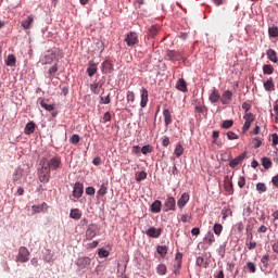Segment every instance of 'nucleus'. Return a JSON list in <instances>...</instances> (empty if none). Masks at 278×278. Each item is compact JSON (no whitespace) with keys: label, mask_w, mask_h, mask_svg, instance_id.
<instances>
[{"label":"nucleus","mask_w":278,"mask_h":278,"mask_svg":"<svg viewBox=\"0 0 278 278\" xmlns=\"http://www.w3.org/2000/svg\"><path fill=\"white\" fill-rule=\"evenodd\" d=\"M98 256L100 258H103V257H110V251L103 249V248H100L98 249Z\"/></svg>","instance_id":"42"},{"label":"nucleus","mask_w":278,"mask_h":278,"mask_svg":"<svg viewBox=\"0 0 278 278\" xmlns=\"http://www.w3.org/2000/svg\"><path fill=\"white\" fill-rule=\"evenodd\" d=\"M140 106L147 108V104L149 103V90H147L144 87L140 89Z\"/></svg>","instance_id":"8"},{"label":"nucleus","mask_w":278,"mask_h":278,"mask_svg":"<svg viewBox=\"0 0 278 278\" xmlns=\"http://www.w3.org/2000/svg\"><path fill=\"white\" fill-rule=\"evenodd\" d=\"M261 162H262V166L266 170H268V168H273V161H270V159L264 156V157H262Z\"/></svg>","instance_id":"30"},{"label":"nucleus","mask_w":278,"mask_h":278,"mask_svg":"<svg viewBox=\"0 0 278 278\" xmlns=\"http://www.w3.org/2000/svg\"><path fill=\"white\" fill-rule=\"evenodd\" d=\"M244 157H247V154L243 153V154L235 157L233 160H231L229 162L230 168H236V166H239V164H242V162H244Z\"/></svg>","instance_id":"16"},{"label":"nucleus","mask_w":278,"mask_h":278,"mask_svg":"<svg viewBox=\"0 0 278 278\" xmlns=\"http://www.w3.org/2000/svg\"><path fill=\"white\" fill-rule=\"evenodd\" d=\"M242 110H244L245 114H250L249 110H251V104H249L248 102H243Z\"/></svg>","instance_id":"63"},{"label":"nucleus","mask_w":278,"mask_h":278,"mask_svg":"<svg viewBox=\"0 0 278 278\" xmlns=\"http://www.w3.org/2000/svg\"><path fill=\"white\" fill-rule=\"evenodd\" d=\"M245 247L249 249V251H253V249H256L257 242H255V241H245Z\"/></svg>","instance_id":"50"},{"label":"nucleus","mask_w":278,"mask_h":278,"mask_svg":"<svg viewBox=\"0 0 278 278\" xmlns=\"http://www.w3.org/2000/svg\"><path fill=\"white\" fill-rule=\"evenodd\" d=\"M151 212L153 214H160L162 212V201L156 200L151 205Z\"/></svg>","instance_id":"24"},{"label":"nucleus","mask_w":278,"mask_h":278,"mask_svg":"<svg viewBox=\"0 0 278 278\" xmlns=\"http://www.w3.org/2000/svg\"><path fill=\"white\" fill-rule=\"evenodd\" d=\"M38 103L46 110L47 112H53L55 110V106L53 104H48L47 101L42 98L38 99Z\"/></svg>","instance_id":"19"},{"label":"nucleus","mask_w":278,"mask_h":278,"mask_svg":"<svg viewBox=\"0 0 278 278\" xmlns=\"http://www.w3.org/2000/svg\"><path fill=\"white\" fill-rule=\"evenodd\" d=\"M230 214H231V210H223L222 211L223 220H227V218H229Z\"/></svg>","instance_id":"58"},{"label":"nucleus","mask_w":278,"mask_h":278,"mask_svg":"<svg viewBox=\"0 0 278 278\" xmlns=\"http://www.w3.org/2000/svg\"><path fill=\"white\" fill-rule=\"evenodd\" d=\"M159 31H160V26H157V25L151 26L150 29H149L150 38H155V36H157Z\"/></svg>","instance_id":"37"},{"label":"nucleus","mask_w":278,"mask_h":278,"mask_svg":"<svg viewBox=\"0 0 278 278\" xmlns=\"http://www.w3.org/2000/svg\"><path fill=\"white\" fill-rule=\"evenodd\" d=\"M177 90H180V92H188V85L186 84V80L184 78H180L176 84Z\"/></svg>","instance_id":"27"},{"label":"nucleus","mask_w":278,"mask_h":278,"mask_svg":"<svg viewBox=\"0 0 278 278\" xmlns=\"http://www.w3.org/2000/svg\"><path fill=\"white\" fill-rule=\"evenodd\" d=\"M170 144V138H168L167 136H164L162 138V147H168Z\"/></svg>","instance_id":"57"},{"label":"nucleus","mask_w":278,"mask_h":278,"mask_svg":"<svg viewBox=\"0 0 278 278\" xmlns=\"http://www.w3.org/2000/svg\"><path fill=\"white\" fill-rule=\"evenodd\" d=\"M16 262H21L22 264H25V262H29V250H27L26 247H21L18 249Z\"/></svg>","instance_id":"2"},{"label":"nucleus","mask_w":278,"mask_h":278,"mask_svg":"<svg viewBox=\"0 0 278 278\" xmlns=\"http://www.w3.org/2000/svg\"><path fill=\"white\" fill-rule=\"evenodd\" d=\"M256 190H257V192L262 193V192H266V190H268V188L266 187V184L258 182L256 185Z\"/></svg>","instance_id":"47"},{"label":"nucleus","mask_w":278,"mask_h":278,"mask_svg":"<svg viewBox=\"0 0 278 278\" xmlns=\"http://www.w3.org/2000/svg\"><path fill=\"white\" fill-rule=\"evenodd\" d=\"M55 73H58V64L52 65L48 70V79L53 80V77H55Z\"/></svg>","instance_id":"32"},{"label":"nucleus","mask_w":278,"mask_h":278,"mask_svg":"<svg viewBox=\"0 0 278 278\" xmlns=\"http://www.w3.org/2000/svg\"><path fill=\"white\" fill-rule=\"evenodd\" d=\"M208 99L211 103H218V101L220 100V92L218 91V89L214 88Z\"/></svg>","instance_id":"18"},{"label":"nucleus","mask_w":278,"mask_h":278,"mask_svg":"<svg viewBox=\"0 0 278 278\" xmlns=\"http://www.w3.org/2000/svg\"><path fill=\"white\" fill-rule=\"evenodd\" d=\"M247 268H248V270H250V273H256V270H257V267L253 264V262H248Z\"/></svg>","instance_id":"51"},{"label":"nucleus","mask_w":278,"mask_h":278,"mask_svg":"<svg viewBox=\"0 0 278 278\" xmlns=\"http://www.w3.org/2000/svg\"><path fill=\"white\" fill-rule=\"evenodd\" d=\"M264 89L266 92H273L275 91V81H273V77L268 78L264 84Z\"/></svg>","instance_id":"20"},{"label":"nucleus","mask_w":278,"mask_h":278,"mask_svg":"<svg viewBox=\"0 0 278 278\" xmlns=\"http://www.w3.org/2000/svg\"><path fill=\"white\" fill-rule=\"evenodd\" d=\"M227 138H228V140H238V135L236 134V132H233V131H228L227 132Z\"/></svg>","instance_id":"55"},{"label":"nucleus","mask_w":278,"mask_h":278,"mask_svg":"<svg viewBox=\"0 0 278 278\" xmlns=\"http://www.w3.org/2000/svg\"><path fill=\"white\" fill-rule=\"evenodd\" d=\"M23 179V170L21 168H16L13 173V181H21Z\"/></svg>","instance_id":"33"},{"label":"nucleus","mask_w":278,"mask_h":278,"mask_svg":"<svg viewBox=\"0 0 278 278\" xmlns=\"http://www.w3.org/2000/svg\"><path fill=\"white\" fill-rule=\"evenodd\" d=\"M94 192H96V190H94L93 187H87L86 188V194H88L89 197L94 195Z\"/></svg>","instance_id":"62"},{"label":"nucleus","mask_w":278,"mask_h":278,"mask_svg":"<svg viewBox=\"0 0 278 278\" xmlns=\"http://www.w3.org/2000/svg\"><path fill=\"white\" fill-rule=\"evenodd\" d=\"M166 271H167L166 265H164V264H159V265L156 266V273H157V275H166Z\"/></svg>","instance_id":"43"},{"label":"nucleus","mask_w":278,"mask_h":278,"mask_svg":"<svg viewBox=\"0 0 278 278\" xmlns=\"http://www.w3.org/2000/svg\"><path fill=\"white\" fill-rule=\"evenodd\" d=\"M205 240L207 241V244L212 245L214 242H216V237H214V233L207 232L205 235Z\"/></svg>","instance_id":"40"},{"label":"nucleus","mask_w":278,"mask_h":278,"mask_svg":"<svg viewBox=\"0 0 278 278\" xmlns=\"http://www.w3.org/2000/svg\"><path fill=\"white\" fill-rule=\"evenodd\" d=\"M163 118L165 123L166 129H168V126L173 124V111L165 109L163 111Z\"/></svg>","instance_id":"11"},{"label":"nucleus","mask_w":278,"mask_h":278,"mask_svg":"<svg viewBox=\"0 0 278 278\" xmlns=\"http://www.w3.org/2000/svg\"><path fill=\"white\" fill-rule=\"evenodd\" d=\"M268 260H269V255L267 254V255H264L262 258H261V262H262V264H263V266L265 267V268H267V266H268Z\"/></svg>","instance_id":"60"},{"label":"nucleus","mask_w":278,"mask_h":278,"mask_svg":"<svg viewBox=\"0 0 278 278\" xmlns=\"http://www.w3.org/2000/svg\"><path fill=\"white\" fill-rule=\"evenodd\" d=\"M263 73L265 75H273V73H275V67H273L270 64H265L263 65Z\"/></svg>","instance_id":"36"},{"label":"nucleus","mask_w":278,"mask_h":278,"mask_svg":"<svg viewBox=\"0 0 278 278\" xmlns=\"http://www.w3.org/2000/svg\"><path fill=\"white\" fill-rule=\"evenodd\" d=\"M181 260H184V254H181V252H177L175 262H176L178 268H181Z\"/></svg>","instance_id":"46"},{"label":"nucleus","mask_w":278,"mask_h":278,"mask_svg":"<svg viewBox=\"0 0 278 278\" xmlns=\"http://www.w3.org/2000/svg\"><path fill=\"white\" fill-rule=\"evenodd\" d=\"M89 66L87 67V73L89 75V77H94V75H97V64L94 63V61H89Z\"/></svg>","instance_id":"17"},{"label":"nucleus","mask_w":278,"mask_h":278,"mask_svg":"<svg viewBox=\"0 0 278 278\" xmlns=\"http://www.w3.org/2000/svg\"><path fill=\"white\" fill-rule=\"evenodd\" d=\"M51 178V172L49 170V167H41L39 170V180L42 184H49V179Z\"/></svg>","instance_id":"5"},{"label":"nucleus","mask_w":278,"mask_h":278,"mask_svg":"<svg viewBox=\"0 0 278 278\" xmlns=\"http://www.w3.org/2000/svg\"><path fill=\"white\" fill-rule=\"evenodd\" d=\"M156 251L161 257H166V254L168 253V248L166 245H159L156 248Z\"/></svg>","instance_id":"35"},{"label":"nucleus","mask_w":278,"mask_h":278,"mask_svg":"<svg viewBox=\"0 0 278 278\" xmlns=\"http://www.w3.org/2000/svg\"><path fill=\"white\" fill-rule=\"evenodd\" d=\"M243 118H244L245 123L242 127V131H243V134H247V131H249V129H251V123H253L255 121V115L253 113H245L243 115Z\"/></svg>","instance_id":"3"},{"label":"nucleus","mask_w":278,"mask_h":278,"mask_svg":"<svg viewBox=\"0 0 278 278\" xmlns=\"http://www.w3.org/2000/svg\"><path fill=\"white\" fill-rule=\"evenodd\" d=\"M230 101H233V92L227 90L222 96L223 105H229Z\"/></svg>","instance_id":"15"},{"label":"nucleus","mask_w":278,"mask_h":278,"mask_svg":"<svg viewBox=\"0 0 278 278\" xmlns=\"http://www.w3.org/2000/svg\"><path fill=\"white\" fill-rule=\"evenodd\" d=\"M53 60H55V53L49 50L48 54L43 56L42 64H52Z\"/></svg>","instance_id":"25"},{"label":"nucleus","mask_w":278,"mask_h":278,"mask_svg":"<svg viewBox=\"0 0 278 278\" xmlns=\"http://www.w3.org/2000/svg\"><path fill=\"white\" fill-rule=\"evenodd\" d=\"M33 24H34L33 15H28L26 20L22 21V27H24V29H31Z\"/></svg>","instance_id":"26"},{"label":"nucleus","mask_w":278,"mask_h":278,"mask_svg":"<svg viewBox=\"0 0 278 278\" xmlns=\"http://www.w3.org/2000/svg\"><path fill=\"white\" fill-rule=\"evenodd\" d=\"M90 264H92V260L88 256H79L75 261V265L79 270H88V268H90Z\"/></svg>","instance_id":"1"},{"label":"nucleus","mask_w":278,"mask_h":278,"mask_svg":"<svg viewBox=\"0 0 278 278\" xmlns=\"http://www.w3.org/2000/svg\"><path fill=\"white\" fill-rule=\"evenodd\" d=\"M31 210H33V212H34L35 214H40V212L43 211V210H42V206H40V205H33V206H31Z\"/></svg>","instance_id":"61"},{"label":"nucleus","mask_w":278,"mask_h":278,"mask_svg":"<svg viewBox=\"0 0 278 278\" xmlns=\"http://www.w3.org/2000/svg\"><path fill=\"white\" fill-rule=\"evenodd\" d=\"M167 60H178L177 52L175 51H168L166 54Z\"/></svg>","instance_id":"53"},{"label":"nucleus","mask_w":278,"mask_h":278,"mask_svg":"<svg viewBox=\"0 0 278 278\" xmlns=\"http://www.w3.org/2000/svg\"><path fill=\"white\" fill-rule=\"evenodd\" d=\"M35 131H36V123L29 122L28 124H26L24 129V134H26V136H31V134H34Z\"/></svg>","instance_id":"23"},{"label":"nucleus","mask_w":278,"mask_h":278,"mask_svg":"<svg viewBox=\"0 0 278 278\" xmlns=\"http://www.w3.org/2000/svg\"><path fill=\"white\" fill-rule=\"evenodd\" d=\"M271 142H273V147H277V144H278V135L277 134L271 135Z\"/></svg>","instance_id":"64"},{"label":"nucleus","mask_w":278,"mask_h":278,"mask_svg":"<svg viewBox=\"0 0 278 278\" xmlns=\"http://www.w3.org/2000/svg\"><path fill=\"white\" fill-rule=\"evenodd\" d=\"M97 224H90L85 232L86 240H92L97 237Z\"/></svg>","instance_id":"6"},{"label":"nucleus","mask_w":278,"mask_h":278,"mask_svg":"<svg viewBox=\"0 0 278 278\" xmlns=\"http://www.w3.org/2000/svg\"><path fill=\"white\" fill-rule=\"evenodd\" d=\"M213 231H214L215 236H220L223 233V225L215 224L213 227Z\"/></svg>","instance_id":"45"},{"label":"nucleus","mask_w":278,"mask_h":278,"mask_svg":"<svg viewBox=\"0 0 278 278\" xmlns=\"http://www.w3.org/2000/svg\"><path fill=\"white\" fill-rule=\"evenodd\" d=\"M101 71L104 75H108L114 71V65L112 64V61L105 60L101 65Z\"/></svg>","instance_id":"12"},{"label":"nucleus","mask_w":278,"mask_h":278,"mask_svg":"<svg viewBox=\"0 0 278 278\" xmlns=\"http://www.w3.org/2000/svg\"><path fill=\"white\" fill-rule=\"evenodd\" d=\"M238 186H239V188H243L244 186H247V179L244 178V176H241L239 178Z\"/></svg>","instance_id":"59"},{"label":"nucleus","mask_w":278,"mask_h":278,"mask_svg":"<svg viewBox=\"0 0 278 278\" xmlns=\"http://www.w3.org/2000/svg\"><path fill=\"white\" fill-rule=\"evenodd\" d=\"M153 151V147L147 144V146H143L141 148V153H143V155H147L148 153H151Z\"/></svg>","instance_id":"49"},{"label":"nucleus","mask_w":278,"mask_h":278,"mask_svg":"<svg viewBox=\"0 0 278 278\" xmlns=\"http://www.w3.org/2000/svg\"><path fill=\"white\" fill-rule=\"evenodd\" d=\"M165 212H175L177 207V202L175 201V198L168 197L164 203Z\"/></svg>","instance_id":"7"},{"label":"nucleus","mask_w":278,"mask_h":278,"mask_svg":"<svg viewBox=\"0 0 278 278\" xmlns=\"http://www.w3.org/2000/svg\"><path fill=\"white\" fill-rule=\"evenodd\" d=\"M84 194V184L81 182H76L74 185V190H73V198L74 199H81V195Z\"/></svg>","instance_id":"9"},{"label":"nucleus","mask_w":278,"mask_h":278,"mask_svg":"<svg viewBox=\"0 0 278 278\" xmlns=\"http://www.w3.org/2000/svg\"><path fill=\"white\" fill-rule=\"evenodd\" d=\"M100 103H103L104 105H110L111 103L110 94H108L106 97H100Z\"/></svg>","instance_id":"54"},{"label":"nucleus","mask_w":278,"mask_h":278,"mask_svg":"<svg viewBox=\"0 0 278 278\" xmlns=\"http://www.w3.org/2000/svg\"><path fill=\"white\" fill-rule=\"evenodd\" d=\"M90 90L93 94H101V90H103V84L93 83L90 85Z\"/></svg>","instance_id":"21"},{"label":"nucleus","mask_w":278,"mask_h":278,"mask_svg":"<svg viewBox=\"0 0 278 278\" xmlns=\"http://www.w3.org/2000/svg\"><path fill=\"white\" fill-rule=\"evenodd\" d=\"M80 140H81V138L79 137V135L75 134L70 139V142H71V144H79Z\"/></svg>","instance_id":"48"},{"label":"nucleus","mask_w":278,"mask_h":278,"mask_svg":"<svg viewBox=\"0 0 278 278\" xmlns=\"http://www.w3.org/2000/svg\"><path fill=\"white\" fill-rule=\"evenodd\" d=\"M5 64L7 66H16V56L14 54H9Z\"/></svg>","instance_id":"34"},{"label":"nucleus","mask_w":278,"mask_h":278,"mask_svg":"<svg viewBox=\"0 0 278 278\" xmlns=\"http://www.w3.org/2000/svg\"><path fill=\"white\" fill-rule=\"evenodd\" d=\"M70 218H73L74 220H80L81 211L79 208H72L70 212Z\"/></svg>","instance_id":"28"},{"label":"nucleus","mask_w":278,"mask_h":278,"mask_svg":"<svg viewBox=\"0 0 278 278\" xmlns=\"http://www.w3.org/2000/svg\"><path fill=\"white\" fill-rule=\"evenodd\" d=\"M174 154L176 155V157H181L184 155V146L181 143H177L176 148L174 150Z\"/></svg>","instance_id":"31"},{"label":"nucleus","mask_w":278,"mask_h":278,"mask_svg":"<svg viewBox=\"0 0 278 278\" xmlns=\"http://www.w3.org/2000/svg\"><path fill=\"white\" fill-rule=\"evenodd\" d=\"M126 101H127V103H135V101H136V93L134 91H127V93H126Z\"/></svg>","instance_id":"39"},{"label":"nucleus","mask_w":278,"mask_h":278,"mask_svg":"<svg viewBox=\"0 0 278 278\" xmlns=\"http://www.w3.org/2000/svg\"><path fill=\"white\" fill-rule=\"evenodd\" d=\"M266 55H267V59L270 61V62H274V64H277L278 62V58H277V51L273 50V49H268L266 51Z\"/></svg>","instance_id":"22"},{"label":"nucleus","mask_w":278,"mask_h":278,"mask_svg":"<svg viewBox=\"0 0 278 278\" xmlns=\"http://www.w3.org/2000/svg\"><path fill=\"white\" fill-rule=\"evenodd\" d=\"M268 34L271 38H278V27L277 26L269 27Z\"/></svg>","instance_id":"41"},{"label":"nucleus","mask_w":278,"mask_h":278,"mask_svg":"<svg viewBox=\"0 0 278 278\" xmlns=\"http://www.w3.org/2000/svg\"><path fill=\"white\" fill-rule=\"evenodd\" d=\"M97 194H99V197H105L108 194V182H104V184L101 185Z\"/></svg>","instance_id":"38"},{"label":"nucleus","mask_w":278,"mask_h":278,"mask_svg":"<svg viewBox=\"0 0 278 278\" xmlns=\"http://www.w3.org/2000/svg\"><path fill=\"white\" fill-rule=\"evenodd\" d=\"M252 144L254 146V149H260V147H262V139H260V138H254L253 140H252Z\"/></svg>","instance_id":"52"},{"label":"nucleus","mask_w":278,"mask_h":278,"mask_svg":"<svg viewBox=\"0 0 278 278\" xmlns=\"http://www.w3.org/2000/svg\"><path fill=\"white\" fill-rule=\"evenodd\" d=\"M233 127V119H227L222 123L223 129H231Z\"/></svg>","instance_id":"44"},{"label":"nucleus","mask_w":278,"mask_h":278,"mask_svg":"<svg viewBox=\"0 0 278 278\" xmlns=\"http://www.w3.org/2000/svg\"><path fill=\"white\" fill-rule=\"evenodd\" d=\"M188 201H190V194L188 193H182L179 200L177 201V205L180 210H184L186 207Z\"/></svg>","instance_id":"14"},{"label":"nucleus","mask_w":278,"mask_h":278,"mask_svg":"<svg viewBox=\"0 0 278 278\" xmlns=\"http://www.w3.org/2000/svg\"><path fill=\"white\" fill-rule=\"evenodd\" d=\"M147 177V172H140L137 177L136 180L137 181H143V179Z\"/></svg>","instance_id":"56"},{"label":"nucleus","mask_w":278,"mask_h":278,"mask_svg":"<svg viewBox=\"0 0 278 278\" xmlns=\"http://www.w3.org/2000/svg\"><path fill=\"white\" fill-rule=\"evenodd\" d=\"M146 233L149 238H160L162 236V228L150 227Z\"/></svg>","instance_id":"13"},{"label":"nucleus","mask_w":278,"mask_h":278,"mask_svg":"<svg viewBox=\"0 0 278 278\" xmlns=\"http://www.w3.org/2000/svg\"><path fill=\"white\" fill-rule=\"evenodd\" d=\"M125 42L126 45H128V47H134V45H138V34L129 33L125 38Z\"/></svg>","instance_id":"10"},{"label":"nucleus","mask_w":278,"mask_h":278,"mask_svg":"<svg viewBox=\"0 0 278 278\" xmlns=\"http://www.w3.org/2000/svg\"><path fill=\"white\" fill-rule=\"evenodd\" d=\"M61 164H62V159H60V156H54L46 165H43V167H48L50 172L58 170Z\"/></svg>","instance_id":"4"},{"label":"nucleus","mask_w":278,"mask_h":278,"mask_svg":"<svg viewBox=\"0 0 278 278\" xmlns=\"http://www.w3.org/2000/svg\"><path fill=\"white\" fill-rule=\"evenodd\" d=\"M224 188L228 194H231L233 192V182L227 178L225 180Z\"/></svg>","instance_id":"29"}]
</instances>
